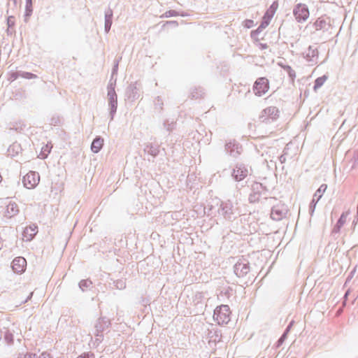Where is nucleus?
<instances>
[{"label":"nucleus","mask_w":358,"mask_h":358,"mask_svg":"<svg viewBox=\"0 0 358 358\" xmlns=\"http://www.w3.org/2000/svg\"><path fill=\"white\" fill-rule=\"evenodd\" d=\"M40 181V176L35 171H29L22 178V182L27 189H33L37 186Z\"/></svg>","instance_id":"4"},{"label":"nucleus","mask_w":358,"mask_h":358,"mask_svg":"<svg viewBox=\"0 0 358 358\" xmlns=\"http://www.w3.org/2000/svg\"><path fill=\"white\" fill-rule=\"evenodd\" d=\"M348 213H343L332 229V234H336L340 232L341 227L346 222Z\"/></svg>","instance_id":"13"},{"label":"nucleus","mask_w":358,"mask_h":358,"mask_svg":"<svg viewBox=\"0 0 358 358\" xmlns=\"http://www.w3.org/2000/svg\"><path fill=\"white\" fill-rule=\"evenodd\" d=\"M248 173V169L242 166H236L233 171L232 176L236 181L243 180Z\"/></svg>","instance_id":"12"},{"label":"nucleus","mask_w":358,"mask_h":358,"mask_svg":"<svg viewBox=\"0 0 358 358\" xmlns=\"http://www.w3.org/2000/svg\"><path fill=\"white\" fill-rule=\"evenodd\" d=\"M37 227L35 225H29L24 228L22 232V240L24 241H30L37 234Z\"/></svg>","instance_id":"9"},{"label":"nucleus","mask_w":358,"mask_h":358,"mask_svg":"<svg viewBox=\"0 0 358 358\" xmlns=\"http://www.w3.org/2000/svg\"><path fill=\"white\" fill-rule=\"evenodd\" d=\"M317 54H318L317 50L316 49H315V54H314L315 57H317Z\"/></svg>","instance_id":"30"},{"label":"nucleus","mask_w":358,"mask_h":358,"mask_svg":"<svg viewBox=\"0 0 358 358\" xmlns=\"http://www.w3.org/2000/svg\"><path fill=\"white\" fill-rule=\"evenodd\" d=\"M231 311L227 305H222L214 311V320L219 324H225L230 321Z\"/></svg>","instance_id":"1"},{"label":"nucleus","mask_w":358,"mask_h":358,"mask_svg":"<svg viewBox=\"0 0 358 358\" xmlns=\"http://www.w3.org/2000/svg\"><path fill=\"white\" fill-rule=\"evenodd\" d=\"M40 358H52V357L50 353L45 352L41 354Z\"/></svg>","instance_id":"24"},{"label":"nucleus","mask_w":358,"mask_h":358,"mask_svg":"<svg viewBox=\"0 0 358 358\" xmlns=\"http://www.w3.org/2000/svg\"><path fill=\"white\" fill-rule=\"evenodd\" d=\"M3 243L2 240L0 238V250L3 248Z\"/></svg>","instance_id":"29"},{"label":"nucleus","mask_w":358,"mask_h":358,"mask_svg":"<svg viewBox=\"0 0 358 358\" xmlns=\"http://www.w3.org/2000/svg\"><path fill=\"white\" fill-rule=\"evenodd\" d=\"M278 8V3L275 1L273 2V3L270 6V7L267 9L265 14L264 15L262 21L260 24L262 25V27H266L270 24V22L276 13Z\"/></svg>","instance_id":"5"},{"label":"nucleus","mask_w":358,"mask_h":358,"mask_svg":"<svg viewBox=\"0 0 358 358\" xmlns=\"http://www.w3.org/2000/svg\"><path fill=\"white\" fill-rule=\"evenodd\" d=\"M32 12V0H26V15H29Z\"/></svg>","instance_id":"19"},{"label":"nucleus","mask_w":358,"mask_h":358,"mask_svg":"<svg viewBox=\"0 0 358 358\" xmlns=\"http://www.w3.org/2000/svg\"><path fill=\"white\" fill-rule=\"evenodd\" d=\"M1 179H2V178H1V176L0 175V182L1 181Z\"/></svg>","instance_id":"33"},{"label":"nucleus","mask_w":358,"mask_h":358,"mask_svg":"<svg viewBox=\"0 0 358 358\" xmlns=\"http://www.w3.org/2000/svg\"><path fill=\"white\" fill-rule=\"evenodd\" d=\"M243 24L247 28H251L254 26L255 23L254 21L252 20H245L243 22Z\"/></svg>","instance_id":"20"},{"label":"nucleus","mask_w":358,"mask_h":358,"mask_svg":"<svg viewBox=\"0 0 358 358\" xmlns=\"http://www.w3.org/2000/svg\"><path fill=\"white\" fill-rule=\"evenodd\" d=\"M327 188V185L326 184H322L318 189L315 192V196H318L317 201L320 199L322 196V194L326 191Z\"/></svg>","instance_id":"18"},{"label":"nucleus","mask_w":358,"mask_h":358,"mask_svg":"<svg viewBox=\"0 0 358 358\" xmlns=\"http://www.w3.org/2000/svg\"><path fill=\"white\" fill-rule=\"evenodd\" d=\"M355 272V269H354L352 271H351V272H350V275H348V278H347V280H346V282H347L348 281H349V280L352 278V276H353V275H354Z\"/></svg>","instance_id":"27"},{"label":"nucleus","mask_w":358,"mask_h":358,"mask_svg":"<svg viewBox=\"0 0 358 358\" xmlns=\"http://www.w3.org/2000/svg\"><path fill=\"white\" fill-rule=\"evenodd\" d=\"M357 214H358V203H357Z\"/></svg>","instance_id":"34"},{"label":"nucleus","mask_w":358,"mask_h":358,"mask_svg":"<svg viewBox=\"0 0 358 358\" xmlns=\"http://www.w3.org/2000/svg\"><path fill=\"white\" fill-rule=\"evenodd\" d=\"M23 358H34L31 355H25Z\"/></svg>","instance_id":"28"},{"label":"nucleus","mask_w":358,"mask_h":358,"mask_svg":"<svg viewBox=\"0 0 358 358\" xmlns=\"http://www.w3.org/2000/svg\"><path fill=\"white\" fill-rule=\"evenodd\" d=\"M317 201H315L314 206H316Z\"/></svg>","instance_id":"32"},{"label":"nucleus","mask_w":358,"mask_h":358,"mask_svg":"<svg viewBox=\"0 0 358 358\" xmlns=\"http://www.w3.org/2000/svg\"><path fill=\"white\" fill-rule=\"evenodd\" d=\"M250 271L248 264L238 262L235 264L234 271L237 276L243 277L245 275Z\"/></svg>","instance_id":"11"},{"label":"nucleus","mask_w":358,"mask_h":358,"mask_svg":"<svg viewBox=\"0 0 358 358\" xmlns=\"http://www.w3.org/2000/svg\"><path fill=\"white\" fill-rule=\"evenodd\" d=\"M30 76H31V77H35V76H33L32 73H30Z\"/></svg>","instance_id":"31"},{"label":"nucleus","mask_w":358,"mask_h":358,"mask_svg":"<svg viewBox=\"0 0 358 358\" xmlns=\"http://www.w3.org/2000/svg\"><path fill=\"white\" fill-rule=\"evenodd\" d=\"M278 109L275 107H268L264 110V113L268 115H273L272 118L275 119L278 116Z\"/></svg>","instance_id":"15"},{"label":"nucleus","mask_w":358,"mask_h":358,"mask_svg":"<svg viewBox=\"0 0 358 358\" xmlns=\"http://www.w3.org/2000/svg\"><path fill=\"white\" fill-rule=\"evenodd\" d=\"M27 266V261L24 257H18L13 259L12 262V268L17 273H22L24 271Z\"/></svg>","instance_id":"8"},{"label":"nucleus","mask_w":358,"mask_h":358,"mask_svg":"<svg viewBox=\"0 0 358 358\" xmlns=\"http://www.w3.org/2000/svg\"><path fill=\"white\" fill-rule=\"evenodd\" d=\"M31 295H32V293H29V294L26 296V298H25V299H22V300L21 301V302H22V303H25V302H27V301H28V299H29L31 298Z\"/></svg>","instance_id":"26"},{"label":"nucleus","mask_w":358,"mask_h":358,"mask_svg":"<svg viewBox=\"0 0 358 358\" xmlns=\"http://www.w3.org/2000/svg\"><path fill=\"white\" fill-rule=\"evenodd\" d=\"M4 208L2 210L3 215L6 218H11L19 213V208L13 201L3 202Z\"/></svg>","instance_id":"6"},{"label":"nucleus","mask_w":358,"mask_h":358,"mask_svg":"<svg viewBox=\"0 0 358 358\" xmlns=\"http://www.w3.org/2000/svg\"><path fill=\"white\" fill-rule=\"evenodd\" d=\"M269 90L268 80L264 77L259 78L254 84L253 91L255 95L262 96Z\"/></svg>","instance_id":"3"},{"label":"nucleus","mask_w":358,"mask_h":358,"mask_svg":"<svg viewBox=\"0 0 358 358\" xmlns=\"http://www.w3.org/2000/svg\"><path fill=\"white\" fill-rule=\"evenodd\" d=\"M7 22H8V27L14 26V24H15V19H14V17L13 16L8 17Z\"/></svg>","instance_id":"21"},{"label":"nucleus","mask_w":358,"mask_h":358,"mask_svg":"<svg viewBox=\"0 0 358 358\" xmlns=\"http://www.w3.org/2000/svg\"><path fill=\"white\" fill-rule=\"evenodd\" d=\"M103 145V139L101 138H96L91 145V149L94 153H97L102 148Z\"/></svg>","instance_id":"14"},{"label":"nucleus","mask_w":358,"mask_h":358,"mask_svg":"<svg viewBox=\"0 0 358 358\" xmlns=\"http://www.w3.org/2000/svg\"><path fill=\"white\" fill-rule=\"evenodd\" d=\"M5 338L9 342L11 343L13 341V335L11 334H7L5 336Z\"/></svg>","instance_id":"25"},{"label":"nucleus","mask_w":358,"mask_h":358,"mask_svg":"<svg viewBox=\"0 0 358 358\" xmlns=\"http://www.w3.org/2000/svg\"><path fill=\"white\" fill-rule=\"evenodd\" d=\"M287 69H288V73H289V76L293 80L296 76L295 72L290 67H287Z\"/></svg>","instance_id":"23"},{"label":"nucleus","mask_w":358,"mask_h":358,"mask_svg":"<svg viewBox=\"0 0 358 358\" xmlns=\"http://www.w3.org/2000/svg\"><path fill=\"white\" fill-rule=\"evenodd\" d=\"M294 15L299 21L305 20L309 16V11L304 5H298L294 9Z\"/></svg>","instance_id":"10"},{"label":"nucleus","mask_w":358,"mask_h":358,"mask_svg":"<svg viewBox=\"0 0 358 358\" xmlns=\"http://www.w3.org/2000/svg\"><path fill=\"white\" fill-rule=\"evenodd\" d=\"M52 148V145L50 144H46L45 147L42 148V151L40 154L41 158H45L48 155L50 152Z\"/></svg>","instance_id":"17"},{"label":"nucleus","mask_w":358,"mask_h":358,"mask_svg":"<svg viewBox=\"0 0 358 358\" xmlns=\"http://www.w3.org/2000/svg\"><path fill=\"white\" fill-rule=\"evenodd\" d=\"M330 27V20L326 16L319 17L315 22V29L316 31H322L324 34L329 30Z\"/></svg>","instance_id":"7"},{"label":"nucleus","mask_w":358,"mask_h":358,"mask_svg":"<svg viewBox=\"0 0 358 358\" xmlns=\"http://www.w3.org/2000/svg\"><path fill=\"white\" fill-rule=\"evenodd\" d=\"M328 76L324 75L315 80V90L322 86L324 83L327 80Z\"/></svg>","instance_id":"16"},{"label":"nucleus","mask_w":358,"mask_h":358,"mask_svg":"<svg viewBox=\"0 0 358 358\" xmlns=\"http://www.w3.org/2000/svg\"><path fill=\"white\" fill-rule=\"evenodd\" d=\"M111 21L110 20H106L105 22V29L106 32H108V31L110 29L111 27Z\"/></svg>","instance_id":"22"},{"label":"nucleus","mask_w":358,"mask_h":358,"mask_svg":"<svg viewBox=\"0 0 358 358\" xmlns=\"http://www.w3.org/2000/svg\"><path fill=\"white\" fill-rule=\"evenodd\" d=\"M266 27H262V25L255 31L251 32V37L256 43V45L262 50L268 48V45L266 43L262 41L264 40L266 32H264V29Z\"/></svg>","instance_id":"2"}]
</instances>
